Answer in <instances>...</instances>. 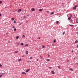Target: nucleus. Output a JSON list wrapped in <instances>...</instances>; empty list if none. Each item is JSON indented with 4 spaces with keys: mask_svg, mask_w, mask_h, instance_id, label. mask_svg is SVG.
<instances>
[{
    "mask_svg": "<svg viewBox=\"0 0 78 78\" xmlns=\"http://www.w3.org/2000/svg\"><path fill=\"white\" fill-rule=\"evenodd\" d=\"M22 74H27V73H25V72H22Z\"/></svg>",
    "mask_w": 78,
    "mask_h": 78,
    "instance_id": "obj_14",
    "label": "nucleus"
},
{
    "mask_svg": "<svg viewBox=\"0 0 78 78\" xmlns=\"http://www.w3.org/2000/svg\"><path fill=\"white\" fill-rule=\"evenodd\" d=\"M1 16H2V14H0V17H1Z\"/></svg>",
    "mask_w": 78,
    "mask_h": 78,
    "instance_id": "obj_40",
    "label": "nucleus"
},
{
    "mask_svg": "<svg viewBox=\"0 0 78 78\" xmlns=\"http://www.w3.org/2000/svg\"><path fill=\"white\" fill-rule=\"evenodd\" d=\"M18 53V51H15V53Z\"/></svg>",
    "mask_w": 78,
    "mask_h": 78,
    "instance_id": "obj_10",
    "label": "nucleus"
},
{
    "mask_svg": "<svg viewBox=\"0 0 78 78\" xmlns=\"http://www.w3.org/2000/svg\"><path fill=\"white\" fill-rule=\"evenodd\" d=\"M19 43H18L17 44V45H19Z\"/></svg>",
    "mask_w": 78,
    "mask_h": 78,
    "instance_id": "obj_53",
    "label": "nucleus"
},
{
    "mask_svg": "<svg viewBox=\"0 0 78 78\" xmlns=\"http://www.w3.org/2000/svg\"><path fill=\"white\" fill-rule=\"evenodd\" d=\"M9 42H10V41H9Z\"/></svg>",
    "mask_w": 78,
    "mask_h": 78,
    "instance_id": "obj_57",
    "label": "nucleus"
},
{
    "mask_svg": "<svg viewBox=\"0 0 78 78\" xmlns=\"http://www.w3.org/2000/svg\"><path fill=\"white\" fill-rule=\"evenodd\" d=\"M76 48H78V44L77 45Z\"/></svg>",
    "mask_w": 78,
    "mask_h": 78,
    "instance_id": "obj_38",
    "label": "nucleus"
},
{
    "mask_svg": "<svg viewBox=\"0 0 78 78\" xmlns=\"http://www.w3.org/2000/svg\"><path fill=\"white\" fill-rule=\"evenodd\" d=\"M70 21H71V22H72L73 20H70Z\"/></svg>",
    "mask_w": 78,
    "mask_h": 78,
    "instance_id": "obj_47",
    "label": "nucleus"
},
{
    "mask_svg": "<svg viewBox=\"0 0 78 78\" xmlns=\"http://www.w3.org/2000/svg\"><path fill=\"white\" fill-rule=\"evenodd\" d=\"M15 28V27L14 26L12 27V28Z\"/></svg>",
    "mask_w": 78,
    "mask_h": 78,
    "instance_id": "obj_43",
    "label": "nucleus"
},
{
    "mask_svg": "<svg viewBox=\"0 0 78 78\" xmlns=\"http://www.w3.org/2000/svg\"><path fill=\"white\" fill-rule=\"evenodd\" d=\"M6 34H8V33H6Z\"/></svg>",
    "mask_w": 78,
    "mask_h": 78,
    "instance_id": "obj_56",
    "label": "nucleus"
},
{
    "mask_svg": "<svg viewBox=\"0 0 78 78\" xmlns=\"http://www.w3.org/2000/svg\"><path fill=\"white\" fill-rule=\"evenodd\" d=\"M40 58H41V59L42 58V57L41 56H40Z\"/></svg>",
    "mask_w": 78,
    "mask_h": 78,
    "instance_id": "obj_35",
    "label": "nucleus"
},
{
    "mask_svg": "<svg viewBox=\"0 0 78 78\" xmlns=\"http://www.w3.org/2000/svg\"><path fill=\"white\" fill-rule=\"evenodd\" d=\"M77 34H78V32H77Z\"/></svg>",
    "mask_w": 78,
    "mask_h": 78,
    "instance_id": "obj_50",
    "label": "nucleus"
},
{
    "mask_svg": "<svg viewBox=\"0 0 78 78\" xmlns=\"http://www.w3.org/2000/svg\"><path fill=\"white\" fill-rule=\"evenodd\" d=\"M56 23L57 24H58V23H59V21H57L56 22Z\"/></svg>",
    "mask_w": 78,
    "mask_h": 78,
    "instance_id": "obj_19",
    "label": "nucleus"
},
{
    "mask_svg": "<svg viewBox=\"0 0 78 78\" xmlns=\"http://www.w3.org/2000/svg\"><path fill=\"white\" fill-rule=\"evenodd\" d=\"M14 22L15 23H16V21H14Z\"/></svg>",
    "mask_w": 78,
    "mask_h": 78,
    "instance_id": "obj_39",
    "label": "nucleus"
},
{
    "mask_svg": "<svg viewBox=\"0 0 78 78\" xmlns=\"http://www.w3.org/2000/svg\"><path fill=\"white\" fill-rule=\"evenodd\" d=\"M77 7H78V5H76L75 6V7L76 8H77Z\"/></svg>",
    "mask_w": 78,
    "mask_h": 78,
    "instance_id": "obj_25",
    "label": "nucleus"
},
{
    "mask_svg": "<svg viewBox=\"0 0 78 78\" xmlns=\"http://www.w3.org/2000/svg\"><path fill=\"white\" fill-rule=\"evenodd\" d=\"M30 59H32V57H30Z\"/></svg>",
    "mask_w": 78,
    "mask_h": 78,
    "instance_id": "obj_42",
    "label": "nucleus"
},
{
    "mask_svg": "<svg viewBox=\"0 0 78 78\" xmlns=\"http://www.w3.org/2000/svg\"><path fill=\"white\" fill-rule=\"evenodd\" d=\"M27 62H30V61H28Z\"/></svg>",
    "mask_w": 78,
    "mask_h": 78,
    "instance_id": "obj_46",
    "label": "nucleus"
},
{
    "mask_svg": "<svg viewBox=\"0 0 78 78\" xmlns=\"http://www.w3.org/2000/svg\"><path fill=\"white\" fill-rule=\"evenodd\" d=\"M21 11H22V10L21 9H20L18 10V12H20Z\"/></svg>",
    "mask_w": 78,
    "mask_h": 78,
    "instance_id": "obj_6",
    "label": "nucleus"
},
{
    "mask_svg": "<svg viewBox=\"0 0 78 78\" xmlns=\"http://www.w3.org/2000/svg\"><path fill=\"white\" fill-rule=\"evenodd\" d=\"M40 37H39L38 38H37V39H40Z\"/></svg>",
    "mask_w": 78,
    "mask_h": 78,
    "instance_id": "obj_32",
    "label": "nucleus"
},
{
    "mask_svg": "<svg viewBox=\"0 0 78 78\" xmlns=\"http://www.w3.org/2000/svg\"><path fill=\"white\" fill-rule=\"evenodd\" d=\"M29 70H30V69H27L26 71V72H28Z\"/></svg>",
    "mask_w": 78,
    "mask_h": 78,
    "instance_id": "obj_2",
    "label": "nucleus"
},
{
    "mask_svg": "<svg viewBox=\"0 0 78 78\" xmlns=\"http://www.w3.org/2000/svg\"><path fill=\"white\" fill-rule=\"evenodd\" d=\"M28 21H26V23H28Z\"/></svg>",
    "mask_w": 78,
    "mask_h": 78,
    "instance_id": "obj_48",
    "label": "nucleus"
},
{
    "mask_svg": "<svg viewBox=\"0 0 78 78\" xmlns=\"http://www.w3.org/2000/svg\"><path fill=\"white\" fill-rule=\"evenodd\" d=\"M75 43H77V42H78V41L77 40H76L75 41Z\"/></svg>",
    "mask_w": 78,
    "mask_h": 78,
    "instance_id": "obj_23",
    "label": "nucleus"
},
{
    "mask_svg": "<svg viewBox=\"0 0 78 78\" xmlns=\"http://www.w3.org/2000/svg\"><path fill=\"white\" fill-rule=\"evenodd\" d=\"M69 70H71V71H73V69H72V68H70V69H69Z\"/></svg>",
    "mask_w": 78,
    "mask_h": 78,
    "instance_id": "obj_8",
    "label": "nucleus"
},
{
    "mask_svg": "<svg viewBox=\"0 0 78 78\" xmlns=\"http://www.w3.org/2000/svg\"><path fill=\"white\" fill-rule=\"evenodd\" d=\"M48 57H49V56H50V55L48 54Z\"/></svg>",
    "mask_w": 78,
    "mask_h": 78,
    "instance_id": "obj_41",
    "label": "nucleus"
},
{
    "mask_svg": "<svg viewBox=\"0 0 78 78\" xmlns=\"http://www.w3.org/2000/svg\"><path fill=\"white\" fill-rule=\"evenodd\" d=\"M69 26L70 27H71V26H73V25H72V24H71L70 25H69Z\"/></svg>",
    "mask_w": 78,
    "mask_h": 78,
    "instance_id": "obj_26",
    "label": "nucleus"
},
{
    "mask_svg": "<svg viewBox=\"0 0 78 78\" xmlns=\"http://www.w3.org/2000/svg\"><path fill=\"white\" fill-rule=\"evenodd\" d=\"M58 69H61V68H60V66H58Z\"/></svg>",
    "mask_w": 78,
    "mask_h": 78,
    "instance_id": "obj_13",
    "label": "nucleus"
},
{
    "mask_svg": "<svg viewBox=\"0 0 78 78\" xmlns=\"http://www.w3.org/2000/svg\"><path fill=\"white\" fill-rule=\"evenodd\" d=\"M42 47L43 48H45V46H44V45L42 46Z\"/></svg>",
    "mask_w": 78,
    "mask_h": 78,
    "instance_id": "obj_31",
    "label": "nucleus"
},
{
    "mask_svg": "<svg viewBox=\"0 0 78 78\" xmlns=\"http://www.w3.org/2000/svg\"><path fill=\"white\" fill-rule=\"evenodd\" d=\"M76 23H78V19H76Z\"/></svg>",
    "mask_w": 78,
    "mask_h": 78,
    "instance_id": "obj_9",
    "label": "nucleus"
},
{
    "mask_svg": "<svg viewBox=\"0 0 78 78\" xmlns=\"http://www.w3.org/2000/svg\"><path fill=\"white\" fill-rule=\"evenodd\" d=\"M28 52L27 51H26V55H28Z\"/></svg>",
    "mask_w": 78,
    "mask_h": 78,
    "instance_id": "obj_7",
    "label": "nucleus"
},
{
    "mask_svg": "<svg viewBox=\"0 0 78 78\" xmlns=\"http://www.w3.org/2000/svg\"><path fill=\"white\" fill-rule=\"evenodd\" d=\"M37 61H39V59L37 58Z\"/></svg>",
    "mask_w": 78,
    "mask_h": 78,
    "instance_id": "obj_36",
    "label": "nucleus"
},
{
    "mask_svg": "<svg viewBox=\"0 0 78 78\" xmlns=\"http://www.w3.org/2000/svg\"><path fill=\"white\" fill-rule=\"evenodd\" d=\"M2 75H0V78H2Z\"/></svg>",
    "mask_w": 78,
    "mask_h": 78,
    "instance_id": "obj_34",
    "label": "nucleus"
},
{
    "mask_svg": "<svg viewBox=\"0 0 78 78\" xmlns=\"http://www.w3.org/2000/svg\"><path fill=\"white\" fill-rule=\"evenodd\" d=\"M19 36H17L16 37V38L17 39H18V38H19Z\"/></svg>",
    "mask_w": 78,
    "mask_h": 78,
    "instance_id": "obj_17",
    "label": "nucleus"
},
{
    "mask_svg": "<svg viewBox=\"0 0 78 78\" xmlns=\"http://www.w3.org/2000/svg\"><path fill=\"white\" fill-rule=\"evenodd\" d=\"M0 74L1 75H4L5 74V73H0Z\"/></svg>",
    "mask_w": 78,
    "mask_h": 78,
    "instance_id": "obj_3",
    "label": "nucleus"
},
{
    "mask_svg": "<svg viewBox=\"0 0 78 78\" xmlns=\"http://www.w3.org/2000/svg\"><path fill=\"white\" fill-rule=\"evenodd\" d=\"M65 34V31H64V32L62 34L63 35H64V34Z\"/></svg>",
    "mask_w": 78,
    "mask_h": 78,
    "instance_id": "obj_22",
    "label": "nucleus"
},
{
    "mask_svg": "<svg viewBox=\"0 0 78 78\" xmlns=\"http://www.w3.org/2000/svg\"><path fill=\"white\" fill-rule=\"evenodd\" d=\"M70 17H72V15H70Z\"/></svg>",
    "mask_w": 78,
    "mask_h": 78,
    "instance_id": "obj_29",
    "label": "nucleus"
},
{
    "mask_svg": "<svg viewBox=\"0 0 78 78\" xmlns=\"http://www.w3.org/2000/svg\"><path fill=\"white\" fill-rule=\"evenodd\" d=\"M31 11H35V9H34V8H33L31 9Z\"/></svg>",
    "mask_w": 78,
    "mask_h": 78,
    "instance_id": "obj_1",
    "label": "nucleus"
},
{
    "mask_svg": "<svg viewBox=\"0 0 78 78\" xmlns=\"http://www.w3.org/2000/svg\"><path fill=\"white\" fill-rule=\"evenodd\" d=\"M14 31H16V28H15L14 29Z\"/></svg>",
    "mask_w": 78,
    "mask_h": 78,
    "instance_id": "obj_30",
    "label": "nucleus"
},
{
    "mask_svg": "<svg viewBox=\"0 0 78 78\" xmlns=\"http://www.w3.org/2000/svg\"><path fill=\"white\" fill-rule=\"evenodd\" d=\"M0 67H2V64H0Z\"/></svg>",
    "mask_w": 78,
    "mask_h": 78,
    "instance_id": "obj_33",
    "label": "nucleus"
},
{
    "mask_svg": "<svg viewBox=\"0 0 78 78\" xmlns=\"http://www.w3.org/2000/svg\"><path fill=\"white\" fill-rule=\"evenodd\" d=\"M54 14V12H51V15H52V14Z\"/></svg>",
    "mask_w": 78,
    "mask_h": 78,
    "instance_id": "obj_11",
    "label": "nucleus"
},
{
    "mask_svg": "<svg viewBox=\"0 0 78 78\" xmlns=\"http://www.w3.org/2000/svg\"><path fill=\"white\" fill-rule=\"evenodd\" d=\"M26 17H27L26 16H24V18H26Z\"/></svg>",
    "mask_w": 78,
    "mask_h": 78,
    "instance_id": "obj_44",
    "label": "nucleus"
},
{
    "mask_svg": "<svg viewBox=\"0 0 78 78\" xmlns=\"http://www.w3.org/2000/svg\"><path fill=\"white\" fill-rule=\"evenodd\" d=\"M35 41H36V40Z\"/></svg>",
    "mask_w": 78,
    "mask_h": 78,
    "instance_id": "obj_55",
    "label": "nucleus"
},
{
    "mask_svg": "<svg viewBox=\"0 0 78 78\" xmlns=\"http://www.w3.org/2000/svg\"><path fill=\"white\" fill-rule=\"evenodd\" d=\"M39 11H42V9H39Z\"/></svg>",
    "mask_w": 78,
    "mask_h": 78,
    "instance_id": "obj_15",
    "label": "nucleus"
},
{
    "mask_svg": "<svg viewBox=\"0 0 78 78\" xmlns=\"http://www.w3.org/2000/svg\"><path fill=\"white\" fill-rule=\"evenodd\" d=\"M72 53H73V50H72Z\"/></svg>",
    "mask_w": 78,
    "mask_h": 78,
    "instance_id": "obj_45",
    "label": "nucleus"
},
{
    "mask_svg": "<svg viewBox=\"0 0 78 78\" xmlns=\"http://www.w3.org/2000/svg\"><path fill=\"white\" fill-rule=\"evenodd\" d=\"M28 44H27L26 45H25V46H26V47H27V46H28Z\"/></svg>",
    "mask_w": 78,
    "mask_h": 78,
    "instance_id": "obj_27",
    "label": "nucleus"
},
{
    "mask_svg": "<svg viewBox=\"0 0 78 78\" xmlns=\"http://www.w3.org/2000/svg\"><path fill=\"white\" fill-rule=\"evenodd\" d=\"M51 73H52V74H55V72L53 71H51Z\"/></svg>",
    "mask_w": 78,
    "mask_h": 78,
    "instance_id": "obj_4",
    "label": "nucleus"
},
{
    "mask_svg": "<svg viewBox=\"0 0 78 78\" xmlns=\"http://www.w3.org/2000/svg\"><path fill=\"white\" fill-rule=\"evenodd\" d=\"M22 57H24V55L23 56H22Z\"/></svg>",
    "mask_w": 78,
    "mask_h": 78,
    "instance_id": "obj_51",
    "label": "nucleus"
},
{
    "mask_svg": "<svg viewBox=\"0 0 78 78\" xmlns=\"http://www.w3.org/2000/svg\"><path fill=\"white\" fill-rule=\"evenodd\" d=\"M21 60H22V59H18L19 61H21Z\"/></svg>",
    "mask_w": 78,
    "mask_h": 78,
    "instance_id": "obj_21",
    "label": "nucleus"
},
{
    "mask_svg": "<svg viewBox=\"0 0 78 78\" xmlns=\"http://www.w3.org/2000/svg\"><path fill=\"white\" fill-rule=\"evenodd\" d=\"M23 37H25V35H23Z\"/></svg>",
    "mask_w": 78,
    "mask_h": 78,
    "instance_id": "obj_37",
    "label": "nucleus"
},
{
    "mask_svg": "<svg viewBox=\"0 0 78 78\" xmlns=\"http://www.w3.org/2000/svg\"><path fill=\"white\" fill-rule=\"evenodd\" d=\"M70 19H71V18L70 17H69L68 18V20H70Z\"/></svg>",
    "mask_w": 78,
    "mask_h": 78,
    "instance_id": "obj_16",
    "label": "nucleus"
},
{
    "mask_svg": "<svg viewBox=\"0 0 78 78\" xmlns=\"http://www.w3.org/2000/svg\"><path fill=\"white\" fill-rule=\"evenodd\" d=\"M74 16H75V17H76V16H75L74 15Z\"/></svg>",
    "mask_w": 78,
    "mask_h": 78,
    "instance_id": "obj_52",
    "label": "nucleus"
},
{
    "mask_svg": "<svg viewBox=\"0 0 78 78\" xmlns=\"http://www.w3.org/2000/svg\"><path fill=\"white\" fill-rule=\"evenodd\" d=\"M11 20H14V18H12L11 19Z\"/></svg>",
    "mask_w": 78,
    "mask_h": 78,
    "instance_id": "obj_12",
    "label": "nucleus"
},
{
    "mask_svg": "<svg viewBox=\"0 0 78 78\" xmlns=\"http://www.w3.org/2000/svg\"><path fill=\"white\" fill-rule=\"evenodd\" d=\"M49 69H51V67H49Z\"/></svg>",
    "mask_w": 78,
    "mask_h": 78,
    "instance_id": "obj_49",
    "label": "nucleus"
},
{
    "mask_svg": "<svg viewBox=\"0 0 78 78\" xmlns=\"http://www.w3.org/2000/svg\"><path fill=\"white\" fill-rule=\"evenodd\" d=\"M47 61H50V59H47Z\"/></svg>",
    "mask_w": 78,
    "mask_h": 78,
    "instance_id": "obj_28",
    "label": "nucleus"
},
{
    "mask_svg": "<svg viewBox=\"0 0 78 78\" xmlns=\"http://www.w3.org/2000/svg\"><path fill=\"white\" fill-rule=\"evenodd\" d=\"M20 44L21 45H22V46L23 45H24V44L23 43H21Z\"/></svg>",
    "mask_w": 78,
    "mask_h": 78,
    "instance_id": "obj_20",
    "label": "nucleus"
},
{
    "mask_svg": "<svg viewBox=\"0 0 78 78\" xmlns=\"http://www.w3.org/2000/svg\"><path fill=\"white\" fill-rule=\"evenodd\" d=\"M52 46H54L53 44H52Z\"/></svg>",
    "mask_w": 78,
    "mask_h": 78,
    "instance_id": "obj_54",
    "label": "nucleus"
},
{
    "mask_svg": "<svg viewBox=\"0 0 78 78\" xmlns=\"http://www.w3.org/2000/svg\"><path fill=\"white\" fill-rule=\"evenodd\" d=\"M73 9H75V10H76V7H74L73 8Z\"/></svg>",
    "mask_w": 78,
    "mask_h": 78,
    "instance_id": "obj_5",
    "label": "nucleus"
},
{
    "mask_svg": "<svg viewBox=\"0 0 78 78\" xmlns=\"http://www.w3.org/2000/svg\"><path fill=\"white\" fill-rule=\"evenodd\" d=\"M1 3H2V1H0V4H1Z\"/></svg>",
    "mask_w": 78,
    "mask_h": 78,
    "instance_id": "obj_24",
    "label": "nucleus"
},
{
    "mask_svg": "<svg viewBox=\"0 0 78 78\" xmlns=\"http://www.w3.org/2000/svg\"><path fill=\"white\" fill-rule=\"evenodd\" d=\"M53 42H54V43H55V42H56V40H54Z\"/></svg>",
    "mask_w": 78,
    "mask_h": 78,
    "instance_id": "obj_18",
    "label": "nucleus"
}]
</instances>
